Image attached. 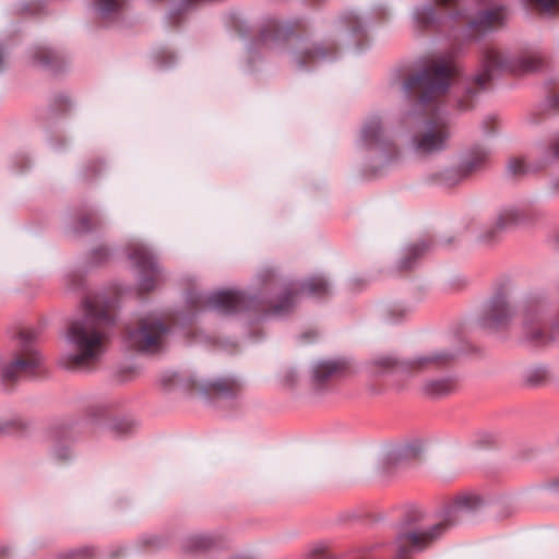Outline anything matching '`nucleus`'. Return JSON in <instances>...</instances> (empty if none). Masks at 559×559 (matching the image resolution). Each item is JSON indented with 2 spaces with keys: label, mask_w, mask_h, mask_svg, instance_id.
<instances>
[{
  "label": "nucleus",
  "mask_w": 559,
  "mask_h": 559,
  "mask_svg": "<svg viewBox=\"0 0 559 559\" xmlns=\"http://www.w3.org/2000/svg\"><path fill=\"white\" fill-rule=\"evenodd\" d=\"M380 133V123L378 121H371L368 123L362 131V136L365 141L372 142L376 141Z\"/></svg>",
  "instance_id": "obj_22"
},
{
  "label": "nucleus",
  "mask_w": 559,
  "mask_h": 559,
  "mask_svg": "<svg viewBox=\"0 0 559 559\" xmlns=\"http://www.w3.org/2000/svg\"><path fill=\"white\" fill-rule=\"evenodd\" d=\"M451 360L448 354L439 353L426 357H420L414 361L417 368H426L429 366H443Z\"/></svg>",
  "instance_id": "obj_16"
},
{
  "label": "nucleus",
  "mask_w": 559,
  "mask_h": 559,
  "mask_svg": "<svg viewBox=\"0 0 559 559\" xmlns=\"http://www.w3.org/2000/svg\"><path fill=\"white\" fill-rule=\"evenodd\" d=\"M507 310H508V307L503 300L496 301L491 309L489 324L493 325V324L501 323L502 318H500V317H504V314L507 313Z\"/></svg>",
  "instance_id": "obj_21"
},
{
  "label": "nucleus",
  "mask_w": 559,
  "mask_h": 559,
  "mask_svg": "<svg viewBox=\"0 0 559 559\" xmlns=\"http://www.w3.org/2000/svg\"><path fill=\"white\" fill-rule=\"evenodd\" d=\"M448 131L441 120L429 121L420 136L416 139L417 150L421 153H431L443 147Z\"/></svg>",
  "instance_id": "obj_7"
},
{
  "label": "nucleus",
  "mask_w": 559,
  "mask_h": 559,
  "mask_svg": "<svg viewBox=\"0 0 559 559\" xmlns=\"http://www.w3.org/2000/svg\"><path fill=\"white\" fill-rule=\"evenodd\" d=\"M374 365L379 368H390L395 365V360L391 357H382L374 360Z\"/></svg>",
  "instance_id": "obj_28"
},
{
  "label": "nucleus",
  "mask_w": 559,
  "mask_h": 559,
  "mask_svg": "<svg viewBox=\"0 0 559 559\" xmlns=\"http://www.w3.org/2000/svg\"><path fill=\"white\" fill-rule=\"evenodd\" d=\"M524 331L526 337L532 343L539 345L545 344L548 341V336L542 331V328L538 322L531 319V316L527 313L524 322Z\"/></svg>",
  "instance_id": "obj_13"
},
{
  "label": "nucleus",
  "mask_w": 559,
  "mask_h": 559,
  "mask_svg": "<svg viewBox=\"0 0 559 559\" xmlns=\"http://www.w3.org/2000/svg\"><path fill=\"white\" fill-rule=\"evenodd\" d=\"M293 299H294V296L292 294L285 295L283 297L281 305L275 307L274 311L276 313H282V312L287 311L293 304Z\"/></svg>",
  "instance_id": "obj_26"
},
{
  "label": "nucleus",
  "mask_w": 559,
  "mask_h": 559,
  "mask_svg": "<svg viewBox=\"0 0 559 559\" xmlns=\"http://www.w3.org/2000/svg\"><path fill=\"white\" fill-rule=\"evenodd\" d=\"M441 16L431 5H423L417 8L412 16L413 27L417 32L438 27L441 24Z\"/></svg>",
  "instance_id": "obj_11"
},
{
  "label": "nucleus",
  "mask_w": 559,
  "mask_h": 559,
  "mask_svg": "<svg viewBox=\"0 0 559 559\" xmlns=\"http://www.w3.org/2000/svg\"><path fill=\"white\" fill-rule=\"evenodd\" d=\"M119 0H98V10L103 13H109L119 8Z\"/></svg>",
  "instance_id": "obj_25"
},
{
  "label": "nucleus",
  "mask_w": 559,
  "mask_h": 559,
  "mask_svg": "<svg viewBox=\"0 0 559 559\" xmlns=\"http://www.w3.org/2000/svg\"><path fill=\"white\" fill-rule=\"evenodd\" d=\"M165 325L156 318L141 320L136 330L129 332L128 343L131 347L146 353H155L160 349Z\"/></svg>",
  "instance_id": "obj_5"
},
{
  "label": "nucleus",
  "mask_w": 559,
  "mask_h": 559,
  "mask_svg": "<svg viewBox=\"0 0 559 559\" xmlns=\"http://www.w3.org/2000/svg\"><path fill=\"white\" fill-rule=\"evenodd\" d=\"M37 58H38V61H39L40 63H48V62H49V60H48V59H46L45 57H40V56H38Z\"/></svg>",
  "instance_id": "obj_35"
},
{
  "label": "nucleus",
  "mask_w": 559,
  "mask_h": 559,
  "mask_svg": "<svg viewBox=\"0 0 559 559\" xmlns=\"http://www.w3.org/2000/svg\"><path fill=\"white\" fill-rule=\"evenodd\" d=\"M302 290L311 295L321 296L328 293V284L321 277H312L305 283Z\"/></svg>",
  "instance_id": "obj_18"
},
{
  "label": "nucleus",
  "mask_w": 559,
  "mask_h": 559,
  "mask_svg": "<svg viewBox=\"0 0 559 559\" xmlns=\"http://www.w3.org/2000/svg\"><path fill=\"white\" fill-rule=\"evenodd\" d=\"M510 16L508 7L502 1H491L471 22V27L476 31H488L500 27L507 23Z\"/></svg>",
  "instance_id": "obj_6"
},
{
  "label": "nucleus",
  "mask_w": 559,
  "mask_h": 559,
  "mask_svg": "<svg viewBox=\"0 0 559 559\" xmlns=\"http://www.w3.org/2000/svg\"><path fill=\"white\" fill-rule=\"evenodd\" d=\"M213 389L222 393H236L239 384L233 379H221L213 383Z\"/></svg>",
  "instance_id": "obj_20"
},
{
  "label": "nucleus",
  "mask_w": 559,
  "mask_h": 559,
  "mask_svg": "<svg viewBox=\"0 0 559 559\" xmlns=\"http://www.w3.org/2000/svg\"><path fill=\"white\" fill-rule=\"evenodd\" d=\"M193 544H194V546H193V547H194L195 549H204V548H206V547H207V545H209V540H207V538H205V537H198V538H195V539L193 540Z\"/></svg>",
  "instance_id": "obj_31"
},
{
  "label": "nucleus",
  "mask_w": 559,
  "mask_h": 559,
  "mask_svg": "<svg viewBox=\"0 0 559 559\" xmlns=\"http://www.w3.org/2000/svg\"><path fill=\"white\" fill-rule=\"evenodd\" d=\"M543 66L544 59L536 52L525 51L511 58L495 47H488L481 53L480 71L474 78V83L478 88H485L493 78L502 73L525 74Z\"/></svg>",
  "instance_id": "obj_4"
},
{
  "label": "nucleus",
  "mask_w": 559,
  "mask_h": 559,
  "mask_svg": "<svg viewBox=\"0 0 559 559\" xmlns=\"http://www.w3.org/2000/svg\"><path fill=\"white\" fill-rule=\"evenodd\" d=\"M308 559H325V550L323 547L314 548L310 554Z\"/></svg>",
  "instance_id": "obj_29"
},
{
  "label": "nucleus",
  "mask_w": 559,
  "mask_h": 559,
  "mask_svg": "<svg viewBox=\"0 0 559 559\" xmlns=\"http://www.w3.org/2000/svg\"><path fill=\"white\" fill-rule=\"evenodd\" d=\"M87 552V549H83L81 551H79V555H83V554H86Z\"/></svg>",
  "instance_id": "obj_37"
},
{
  "label": "nucleus",
  "mask_w": 559,
  "mask_h": 559,
  "mask_svg": "<svg viewBox=\"0 0 559 559\" xmlns=\"http://www.w3.org/2000/svg\"><path fill=\"white\" fill-rule=\"evenodd\" d=\"M481 502V498L476 493L457 496L452 507L438 522L424 530H415L400 534L386 549L390 559H409L412 551H420L429 547L451 526L457 523L462 511L476 509Z\"/></svg>",
  "instance_id": "obj_2"
},
{
  "label": "nucleus",
  "mask_w": 559,
  "mask_h": 559,
  "mask_svg": "<svg viewBox=\"0 0 559 559\" xmlns=\"http://www.w3.org/2000/svg\"><path fill=\"white\" fill-rule=\"evenodd\" d=\"M469 107L468 104H465V103H460V108L461 109H467Z\"/></svg>",
  "instance_id": "obj_36"
},
{
  "label": "nucleus",
  "mask_w": 559,
  "mask_h": 559,
  "mask_svg": "<svg viewBox=\"0 0 559 559\" xmlns=\"http://www.w3.org/2000/svg\"><path fill=\"white\" fill-rule=\"evenodd\" d=\"M345 369V364L337 360L324 361L314 369V376L318 380H324L329 377L337 376Z\"/></svg>",
  "instance_id": "obj_14"
},
{
  "label": "nucleus",
  "mask_w": 559,
  "mask_h": 559,
  "mask_svg": "<svg viewBox=\"0 0 559 559\" xmlns=\"http://www.w3.org/2000/svg\"><path fill=\"white\" fill-rule=\"evenodd\" d=\"M425 248L426 247L424 245L413 246L408 250V255L412 257V258H417V257H419L424 252Z\"/></svg>",
  "instance_id": "obj_30"
},
{
  "label": "nucleus",
  "mask_w": 559,
  "mask_h": 559,
  "mask_svg": "<svg viewBox=\"0 0 559 559\" xmlns=\"http://www.w3.org/2000/svg\"><path fill=\"white\" fill-rule=\"evenodd\" d=\"M45 52L46 55H50V51L40 50L39 53Z\"/></svg>",
  "instance_id": "obj_39"
},
{
  "label": "nucleus",
  "mask_w": 559,
  "mask_h": 559,
  "mask_svg": "<svg viewBox=\"0 0 559 559\" xmlns=\"http://www.w3.org/2000/svg\"><path fill=\"white\" fill-rule=\"evenodd\" d=\"M488 160V153L484 150L474 151L464 164V170L472 173L479 169Z\"/></svg>",
  "instance_id": "obj_17"
},
{
  "label": "nucleus",
  "mask_w": 559,
  "mask_h": 559,
  "mask_svg": "<svg viewBox=\"0 0 559 559\" xmlns=\"http://www.w3.org/2000/svg\"><path fill=\"white\" fill-rule=\"evenodd\" d=\"M41 357L34 350L27 349L23 357L8 365L2 371L3 382L15 380L20 374L33 373L40 366Z\"/></svg>",
  "instance_id": "obj_8"
},
{
  "label": "nucleus",
  "mask_w": 559,
  "mask_h": 559,
  "mask_svg": "<svg viewBox=\"0 0 559 559\" xmlns=\"http://www.w3.org/2000/svg\"><path fill=\"white\" fill-rule=\"evenodd\" d=\"M461 0H433L435 5L440 10L451 11L450 16L456 15L454 9L459 5Z\"/></svg>",
  "instance_id": "obj_24"
},
{
  "label": "nucleus",
  "mask_w": 559,
  "mask_h": 559,
  "mask_svg": "<svg viewBox=\"0 0 559 559\" xmlns=\"http://www.w3.org/2000/svg\"><path fill=\"white\" fill-rule=\"evenodd\" d=\"M210 305L223 313H234L245 306V297L237 292H218L209 299Z\"/></svg>",
  "instance_id": "obj_9"
},
{
  "label": "nucleus",
  "mask_w": 559,
  "mask_h": 559,
  "mask_svg": "<svg viewBox=\"0 0 559 559\" xmlns=\"http://www.w3.org/2000/svg\"><path fill=\"white\" fill-rule=\"evenodd\" d=\"M504 217H508L510 221H514L515 219V216H514V213L509 211V212H506L503 215H501V217L499 218L498 221V225L500 227L504 226L506 223L503 222Z\"/></svg>",
  "instance_id": "obj_32"
},
{
  "label": "nucleus",
  "mask_w": 559,
  "mask_h": 559,
  "mask_svg": "<svg viewBox=\"0 0 559 559\" xmlns=\"http://www.w3.org/2000/svg\"><path fill=\"white\" fill-rule=\"evenodd\" d=\"M131 257L143 272H146L150 275V280L142 281L141 287L144 290L152 289L154 287V282L158 278V270L153 257L145 248L135 249Z\"/></svg>",
  "instance_id": "obj_10"
},
{
  "label": "nucleus",
  "mask_w": 559,
  "mask_h": 559,
  "mask_svg": "<svg viewBox=\"0 0 559 559\" xmlns=\"http://www.w3.org/2000/svg\"><path fill=\"white\" fill-rule=\"evenodd\" d=\"M548 372L543 367H531L521 373V381L526 386H539L547 382Z\"/></svg>",
  "instance_id": "obj_12"
},
{
  "label": "nucleus",
  "mask_w": 559,
  "mask_h": 559,
  "mask_svg": "<svg viewBox=\"0 0 559 559\" xmlns=\"http://www.w3.org/2000/svg\"><path fill=\"white\" fill-rule=\"evenodd\" d=\"M92 224H94L93 217H83L79 221L76 229L79 231H87L91 229Z\"/></svg>",
  "instance_id": "obj_27"
},
{
  "label": "nucleus",
  "mask_w": 559,
  "mask_h": 559,
  "mask_svg": "<svg viewBox=\"0 0 559 559\" xmlns=\"http://www.w3.org/2000/svg\"><path fill=\"white\" fill-rule=\"evenodd\" d=\"M472 95H473V92H472L471 90H468V91H467V96H468V97H472Z\"/></svg>",
  "instance_id": "obj_38"
},
{
  "label": "nucleus",
  "mask_w": 559,
  "mask_h": 559,
  "mask_svg": "<svg viewBox=\"0 0 559 559\" xmlns=\"http://www.w3.org/2000/svg\"><path fill=\"white\" fill-rule=\"evenodd\" d=\"M84 312V318L72 322L68 330V340L76 350L69 358L68 367H88L106 349L108 329L114 323V306L98 296L88 297Z\"/></svg>",
  "instance_id": "obj_1"
},
{
  "label": "nucleus",
  "mask_w": 559,
  "mask_h": 559,
  "mask_svg": "<svg viewBox=\"0 0 559 559\" xmlns=\"http://www.w3.org/2000/svg\"><path fill=\"white\" fill-rule=\"evenodd\" d=\"M455 389V382L452 379H442L426 383L425 392L429 395L439 396L450 393Z\"/></svg>",
  "instance_id": "obj_15"
},
{
  "label": "nucleus",
  "mask_w": 559,
  "mask_h": 559,
  "mask_svg": "<svg viewBox=\"0 0 559 559\" xmlns=\"http://www.w3.org/2000/svg\"><path fill=\"white\" fill-rule=\"evenodd\" d=\"M402 266H403V269H409L411 267L409 257H407L406 259H404L402 261Z\"/></svg>",
  "instance_id": "obj_33"
},
{
  "label": "nucleus",
  "mask_w": 559,
  "mask_h": 559,
  "mask_svg": "<svg viewBox=\"0 0 559 559\" xmlns=\"http://www.w3.org/2000/svg\"><path fill=\"white\" fill-rule=\"evenodd\" d=\"M508 169L514 176L524 174L526 171L525 162L520 157L512 158L508 164Z\"/></svg>",
  "instance_id": "obj_23"
},
{
  "label": "nucleus",
  "mask_w": 559,
  "mask_h": 559,
  "mask_svg": "<svg viewBox=\"0 0 559 559\" xmlns=\"http://www.w3.org/2000/svg\"><path fill=\"white\" fill-rule=\"evenodd\" d=\"M526 3L539 9L545 13L559 12V0H524Z\"/></svg>",
  "instance_id": "obj_19"
},
{
  "label": "nucleus",
  "mask_w": 559,
  "mask_h": 559,
  "mask_svg": "<svg viewBox=\"0 0 559 559\" xmlns=\"http://www.w3.org/2000/svg\"><path fill=\"white\" fill-rule=\"evenodd\" d=\"M554 154L559 157V142L554 145Z\"/></svg>",
  "instance_id": "obj_34"
},
{
  "label": "nucleus",
  "mask_w": 559,
  "mask_h": 559,
  "mask_svg": "<svg viewBox=\"0 0 559 559\" xmlns=\"http://www.w3.org/2000/svg\"><path fill=\"white\" fill-rule=\"evenodd\" d=\"M459 69L449 55H435L429 57L418 75L408 78L404 83L407 95H418V103L423 106L437 99L445 93Z\"/></svg>",
  "instance_id": "obj_3"
}]
</instances>
